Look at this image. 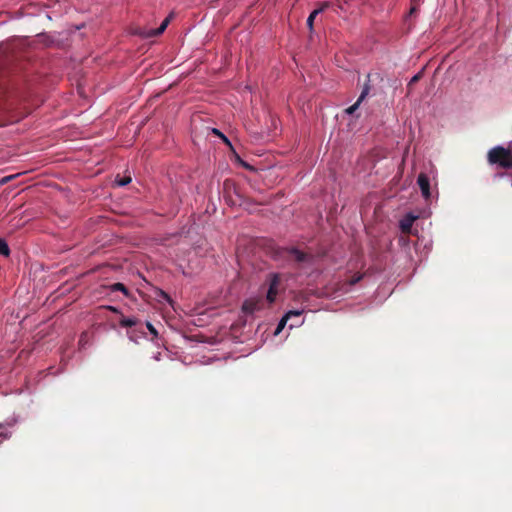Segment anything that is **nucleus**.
<instances>
[{"label": "nucleus", "instance_id": "nucleus-1", "mask_svg": "<svg viewBox=\"0 0 512 512\" xmlns=\"http://www.w3.org/2000/svg\"><path fill=\"white\" fill-rule=\"evenodd\" d=\"M487 161L491 165L497 164L501 168L512 169V153L502 146L490 149L487 153Z\"/></svg>", "mask_w": 512, "mask_h": 512}, {"label": "nucleus", "instance_id": "nucleus-2", "mask_svg": "<svg viewBox=\"0 0 512 512\" xmlns=\"http://www.w3.org/2000/svg\"><path fill=\"white\" fill-rule=\"evenodd\" d=\"M269 288L267 291V300L272 303L275 301L276 296L279 291V286L281 283V275L278 273H272L269 275Z\"/></svg>", "mask_w": 512, "mask_h": 512}, {"label": "nucleus", "instance_id": "nucleus-3", "mask_svg": "<svg viewBox=\"0 0 512 512\" xmlns=\"http://www.w3.org/2000/svg\"><path fill=\"white\" fill-rule=\"evenodd\" d=\"M417 184L421 190L422 196L428 200L431 196L429 177L425 173H420L417 178Z\"/></svg>", "mask_w": 512, "mask_h": 512}, {"label": "nucleus", "instance_id": "nucleus-4", "mask_svg": "<svg viewBox=\"0 0 512 512\" xmlns=\"http://www.w3.org/2000/svg\"><path fill=\"white\" fill-rule=\"evenodd\" d=\"M418 218V216L413 215L412 213L406 214L401 220H400V229L402 233L404 234H410L412 230L413 223Z\"/></svg>", "mask_w": 512, "mask_h": 512}, {"label": "nucleus", "instance_id": "nucleus-5", "mask_svg": "<svg viewBox=\"0 0 512 512\" xmlns=\"http://www.w3.org/2000/svg\"><path fill=\"white\" fill-rule=\"evenodd\" d=\"M287 252L290 255H292L294 257L295 261L298 263L306 262L312 258L310 254H307V253L300 251L296 248H289V249H287Z\"/></svg>", "mask_w": 512, "mask_h": 512}, {"label": "nucleus", "instance_id": "nucleus-6", "mask_svg": "<svg viewBox=\"0 0 512 512\" xmlns=\"http://www.w3.org/2000/svg\"><path fill=\"white\" fill-rule=\"evenodd\" d=\"M260 309V304L256 300H246L242 305V310L244 313L253 314L255 311Z\"/></svg>", "mask_w": 512, "mask_h": 512}, {"label": "nucleus", "instance_id": "nucleus-7", "mask_svg": "<svg viewBox=\"0 0 512 512\" xmlns=\"http://www.w3.org/2000/svg\"><path fill=\"white\" fill-rule=\"evenodd\" d=\"M171 17H172V15H169L168 17H166L164 19V21L162 22V24L160 25V27L157 29H154V30H150L147 33V36L152 37V36H158V35L162 34L165 31V29L167 28Z\"/></svg>", "mask_w": 512, "mask_h": 512}, {"label": "nucleus", "instance_id": "nucleus-8", "mask_svg": "<svg viewBox=\"0 0 512 512\" xmlns=\"http://www.w3.org/2000/svg\"><path fill=\"white\" fill-rule=\"evenodd\" d=\"M139 323V320L135 317H125L122 315L119 324L121 327H133L136 326Z\"/></svg>", "mask_w": 512, "mask_h": 512}, {"label": "nucleus", "instance_id": "nucleus-9", "mask_svg": "<svg viewBox=\"0 0 512 512\" xmlns=\"http://www.w3.org/2000/svg\"><path fill=\"white\" fill-rule=\"evenodd\" d=\"M110 290L115 292V291H121L125 296H129V291L127 289V287L123 284V283H120V282H117V283H114L110 286Z\"/></svg>", "mask_w": 512, "mask_h": 512}, {"label": "nucleus", "instance_id": "nucleus-10", "mask_svg": "<svg viewBox=\"0 0 512 512\" xmlns=\"http://www.w3.org/2000/svg\"><path fill=\"white\" fill-rule=\"evenodd\" d=\"M369 82H370V75L368 74L367 75V81L365 82V84L363 86V89H362V92H361V94L359 96L360 101H363L368 96V94L370 93L371 87H370Z\"/></svg>", "mask_w": 512, "mask_h": 512}, {"label": "nucleus", "instance_id": "nucleus-11", "mask_svg": "<svg viewBox=\"0 0 512 512\" xmlns=\"http://www.w3.org/2000/svg\"><path fill=\"white\" fill-rule=\"evenodd\" d=\"M322 12V9H315L310 13L307 19V26L309 27L310 31L313 30V24L316 16Z\"/></svg>", "mask_w": 512, "mask_h": 512}, {"label": "nucleus", "instance_id": "nucleus-12", "mask_svg": "<svg viewBox=\"0 0 512 512\" xmlns=\"http://www.w3.org/2000/svg\"><path fill=\"white\" fill-rule=\"evenodd\" d=\"M0 254L8 257L10 255V249L5 240L0 238Z\"/></svg>", "mask_w": 512, "mask_h": 512}, {"label": "nucleus", "instance_id": "nucleus-13", "mask_svg": "<svg viewBox=\"0 0 512 512\" xmlns=\"http://www.w3.org/2000/svg\"><path fill=\"white\" fill-rule=\"evenodd\" d=\"M212 133L217 135L219 138H221L223 140V142L226 143L227 145H229L230 147L232 146L229 139L220 130L213 128Z\"/></svg>", "mask_w": 512, "mask_h": 512}, {"label": "nucleus", "instance_id": "nucleus-14", "mask_svg": "<svg viewBox=\"0 0 512 512\" xmlns=\"http://www.w3.org/2000/svg\"><path fill=\"white\" fill-rule=\"evenodd\" d=\"M361 103L362 101H360V99L358 98L357 101L352 106L348 107L345 110V113L348 115H352L358 109Z\"/></svg>", "mask_w": 512, "mask_h": 512}, {"label": "nucleus", "instance_id": "nucleus-15", "mask_svg": "<svg viewBox=\"0 0 512 512\" xmlns=\"http://www.w3.org/2000/svg\"><path fill=\"white\" fill-rule=\"evenodd\" d=\"M288 318H286V315L280 320L277 328H276V331L275 333L278 334L280 333V331L284 328L285 324H286V321H287Z\"/></svg>", "mask_w": 512, "mask_h": 512}, {"label": "nucleus", "instance_id": "nucleus-16", "mask_svg": "<svg viewBox=\"0 0 512 512\" xmlns=\"http://www.w3.org/2000/svg\"><path fill=\"white\" fill-rule=\"evenodd\" d=\"M146 327H147V329L150 331V333H151L153 336H155V337H157V336H158V332H157V330L155 329V327H154L150 322H147V323H146Z\"/></svg>", "mask_w": 512, "mask_h": 512}, {"label": "nucleus", "instance_id": "nucleus-17", "mask_svg": "<svg viewBox=\"0 0 512 512\" xmlns=\"http://www.w3.org/2000/svg\"><path fill=\"white\" fill-rule=\"evenodd\" d=\"M130 182H131V178H130V177H124V178H122V179H120V180H117V184H118L119 186H125V185H127L128 183H130Z\"/></svg>", "mask_w": 512, "mask_h": 512}, {"label": "nucleus", "instance_id": "nucleus-18", "mask_svg": "<svg viewBox=\"0 0 512 512\" xmlns=\"http://www.w3.org/2000/svg\"><path fill=\"white\" fill-rule=\"evenodd\" d=\"M420 78H421V73H418V74L414 75V76L411 78V80H410V82H409L408 86H412L413 84H415L416 82H418V81L420 80Z\"/></svg>", "mask_w": 512, "mask_h": 512}, {"label": "nucleus", "instance_id": "nucleus-19", "mask_svg": "<svg viewBox=\"0 0 512 512\" xmlns=\"http://www.w3.org/2000/svg\"><path fill=\"white\" fill-rule=\"evenodd\" d=\"M361 279H362V275H354L350 280V284L354 285V284L358 283Z\"/></svg>", "mask_w": 512, "mask_h": 512}, {"label": "nucleus", "instance_id": "nucleus-20", "mask_svg": "<svg viewBox=\"0 0 512 512\" xmlns=\"http://www.w3.org/2000/svg\"><path fill=\"white\" fill-rule=\"evenodd\" d=\"M329 7H330V2L325 1V2H322V3L320 4V6H319V8H318V9H322V12H323L324 10H326V9H327V8H329Z\"/></svg>", "mask_w": 512, "mask_h": 512}, {"label": "nucleus", "instance_id": "nucleus-21", "mask_svg": "<svg viewBox=\"0 0 512 512\" xmlns=\"http://www.w3.org/2000/svg\"><path fill=\"white\" fill-rule=\"evenodd\" d=\"M300 315H301V311H289L286 314V318H290L291 316H300Z\"/></svg>", "mask_w": 512, "mask_h": 512}, {"label": "nucleus", "instance_id": "nucleus-22", "mask_svg": "<svg viewBox=\"0 0 512 512\" xmlns=\"http://www.w3.org/2000/svg\"><path fill=\"white\" fill-rule=\"evenodd\" d=\"M108 309L114 313H120L119 310L116 307L108 306Z\"/></svg>", "mask_w": 512, "mask_h": 512}, {"label": "nucleus", "instance_id": "nucleus-23", "mask_svg": "<svg viewBox=\"0 0 512 512\" xmlns=\"http://www.w3.org/2000/svg\"><path fill=\"white\" fill-rule=\"evenodd\" d=\"M161 294H162V296H163L167 301H169V302L171 301V299H170V297H169V295H168V294H166V293H165V292H163V291L161 292Z\"/></svg>", "mask_w": 512, "mask_h": 512}, {"label": "nucleus", "instance_id": "nucleus-24", "mask_svg": "<svg viewBox=\"0 0 512 512\" xmlns=\"http://www.w3.org/2000/svg\"><path fill=\"white\" fill-rule=\"evenodd\" d=\"M414 13H416V7H412V8L410 9V12H409V14H410V15H412V14H414Z\"/></svg>", "mask_w": 512, "mask_h": 512}]
</instances>
